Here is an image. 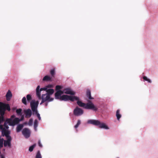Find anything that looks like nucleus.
<instances>
[{
	"instance_id": "obj_1",
	"label": "nucleus",
	"mask_w": 158,
	"mask_h": 158,
	"mask_svg": "<svg viewBox=\"0 0 158 158\" xmlns=\"http://www.w3.org/2000/svg\"><path fill=\"white\" fill-rule=\"evenodd\" d=\"M77 101V104L80 107H83L84 108L87 110H90L94 111H96L98 110V107L95 106L94 104L90 100H87L88 103H85L82 102L79 100V98L78 99L75 100Z\"/></svg>"
},
{
	"instance_id": "obj_2",
	"label": "nucleus",
	"mask_w": 158,
	"mask_h": 158,
	"mask_svg": "<svg viewBox=\"0 0 158 158\" xmlns=\"http://www.w3.org/2000/svg\"><path fill=\"white\" fill-rule=\"evenodd\" d=\"M88 123L95 126H99V127L101 128L109 129L108 127L105 123H101L100 121L98 120H89L88 121Z\"/></svg>"
},
{
	"instance_id": "obj_3",
	"label": "nucleus",
	"mask_w": 158,
	"mask_h": 158,
	"mask_svg": "<svg viewBox=\"0 0 158 158\" xmlns=\"http://www.w3.org/2000/svg\"><path fill=\"white\" fill-rule=\"evenodd\" d=\"M77 99H78V97L76 96L63 95L60 96V100L65 101L70 100L72 102H73L75 101V100Z\"/></svg>"
},
{
	"instance_id": "obj_4",
	"label": "nucleus",
	"mask_w": 158,
	"mask_h": 158,
	"mask_svg": "<svg viewBox=\"0 0 158 158\" xmlns=\"http://www.w3.org/2000/svg\"><path fill=\"white\" fill-rule=\"evenodd\" d=\"M41 99H42V101L40 103V105H41L43 103L46 102H49L52 101L53 99V98H50L49 95L46 94H42Z\"/></svg>"
},
{
	"instance_id": "obj_5",
	"label": "nucleus",
	"mask_w": 158,
	"mask_h": 158,
	"mask_svg": "<svg viewBox=\"0 0 158 158\" xmlns=\"http://www.w3.org/2000/svg\"><path fill=\"white\" fill-rule=\"evenodd\" d=\"M39 104L38 101L36 102L35 101L32 100L31 102L30 105L31 110L33 113L37 111V108Z\"/></svg>"
},
{
	"instance_id": "obj_6",
	"label": "nucleus",
	"mask_w": 158,
	"mask_h": 158,
	"mask_svg": "<svg viewBox=\"0 0 158 158\" xmlns=\"http://www.w3.org/2000/svg\"><path fill=\"white\" fill-rule=\"evenodd\" d=\"M7 122L9 125L14 126L19 123V118H15L13 120L11 119H7Z\"/></svg>"
},
{
	"instance_id": "obj_7",
	"label": "nucleus",
	"mask_w": 158,
	"mask_h": 158,
	"mask_svg": "<svg viewBox=\"0 0 158 158\" xmlns=\"http://www.w3.org/2000/svg\"><path fill=\"white\" fill-rule=\"evenodd\" d=\"M83 113V110L77 106L73 110V114L76 116H79L81 115Z\"/></svg>"
},
{
	"instance_id": "obj_8",
	"label": "nucleus",
	"mask_w": 158,
	"mask_h": 158,
	"mask_svg": "<svg viewBox=\"0 0 158 158\" xmlns=\"http://www.w3.org/2000/svg\"><path fill=\"white\" fill-rule=\"evenodd\" d=\"M40 85H38L36 89V94L39 100H40L41 98L40 92L43 90L46 91L47 90L46 88H41L40 89Z\"/></svg>"
},
{
	"instance_id": "obj_9",
	"label": "nucleus",
	"mask_w": 158,
	"mask_h": 158,
	"mask_svg": "<svg viewBox=\"0 0 158 158\" xmlns=\"http://www.w3.org/2000/svg\"><path fill=\"white\" fill-rule=\"evenodd\" d=\"M22 133L26 138H28L30 136L31 132L29 129L25 128L22 130Z\"/></svg>"
},
{
	"instance_id": "obj_10",
	"label": "nucleus",
	"mask_w": 158,
	"mask_h": 158,
	"mask_svg": "<svg viewBox=\"0 0 158 158\" xmlns=\"http://www.w3.org/2000/svg\"><path fill=\"white\" fill-rule=\"evenodd\" d=\"M6 108H3L1 110H0V123H1L2 122L4 121V115L5 113V111L6 109Z\"/></svg>"
},
{
	"instance_id": "obj_11",
	"label": "nucleus",
	"mask_w": 158,
	"mask_h": 158,
	"mask_svg": "<svg viewBox=\"0 0 158 158\" xmlns=\"http://www.w3.org/2000/svg\"><path fill=\"white\" fill-rule=\"evenodd\" d=\"M6 108V110L8 111L10 110V107L9 104H6L0 102V110L2 108Z\"/></svg>"
},
{
	"instance_id": "obj_12",
	"label": "nucleus",
	"mask_w": 158,
	"mask_h": 158,
	"mask_svg": "<svg viewBox=\"0 0 158 158\" xmlns=\"http://www.w3.org/2000/svg\"><path fill=\"white\" fill-rule=\"evenodd\" d=\"M63 93H64L66 94L74 95L75 93L72 91L71 89L69 88H67L64 89L63 90Z\"/></svg>"
},
{
	"instance_id": "obj_13",
	"label": "nucleus",
	"mask_w": 158,
	"mask_h": 158,
	"mask_svg": "<svg viewBox=\"0 0 158 158\" xmlns=\"http://www.w3.org/2000/svg\"><path fill=\"white\" fill-rule=\"evenodd\" d=\"M24 113L25 114V117L26 118H30L32 115V112L31 110L28 109L27 110H24Z\"/></svg>"
},
{
	"instance_id": "obj_14",
	"label": "nucleus",
	"mask_w": 158,
	"mask_h": 158,
	"mask_svg": "<svg viewBox=\"0 0 158 158\" xmlns=\"http://www.w3.org/2000/svg\"><path fill=\"white\" fill-rule=\"evenodd\" d=\"M63 94V91L61 90H58L55 93V98L57 99H60L61 95Z\"/></svg>"
},
{
	"instance_id": "obj_15",
	"label": "nucleus",
	"mask_w": 158,
	"mask_h": 158,
	"mask_svg": "<svg viewBox=\"0 0 158 158\" xmlns=\"http://www.w3.org/2000/svg\"><path fill=\"white\" fill-rule=\"evenodd\" d=\"M7 130L5 128L2 131V133L3 136L5 135L6 137H7V136L9 135L10 132Z\"/></svg>"
},
{
	"instance_id": "obj_16",
	"label": "nucleus",
	"mask_w": 158,
	"mask_h": 158,
	"mask_svg": "<svg viewBox=\"0 0 158 158\" xmlns=\"http://www.w3.org/2000/svg\"><path fill=\"white\" fill-rule=\"evenodd\" d=\"M12 96V94L10 90H9L7 93L6 95V100L7 101H9L10 99Z\"/></svg>"
},
{
	"instance_id": "obj_17",
	"label": "nucleus",
	"mask_w": 158,
	"mask_h": 158,
	"mask_svg": "<svg viewBox=\"0 0 158 158\" xmlns=\"http://www.w3.org/2000/svg\"><path fill=\"white\" fill-rule=\"evenodd\" d=\"M86 97L89 99V100L93 99L94 98L91 97V95L90 91L89 90H87L86 94Z\"/></svg>"
},
{
	"instance_id": "obj_18",
	"label": "nucleus",
	"mask_w": 158,
	"mask_h": 158,
	"mask_svg": "<svg viewBox=\"0 0 158 158\" xmlns=\"http://www.w3.org/2000/svg\"><path fill=\"white\" fill-rule=\"evenodd\" d=\"M3 144L4 147H6L8 146V147H11V142L6 140H4L3 142Z\"/></svg>"
},
{
	"instance_id": "obj_19",
	"label": "nucleus",
	"mask_w": 158,
	"mask_h": 158,
	"mask_svg": "<svg viewBox=\"0 0 158 158\" xmlns=\"http://www.w3.org/2000/svg\"><path fill=\"white\" fill-rule=\"evenodd\" d=\"M120 110L119 109H118L117 110L116 112V116L118 120H119L121 117V115L120 114Z\"/></svg>"
},
{
	"instance_id": "obj_20",
	"label": "nucleus",
	"mask_w": 158,
	"mask_h": 158,
	"mask_svg": "<svg viewBox=\"0 0 158 158\" xmlns=\"http://www.w3.org/2000/svg\"><path fill=\"white\" fill-rule=\"evenodd\" d=\"M23 127V125L22 124H20L18 125L16 128V131L18 132L20 131L22 129Z\"/></svg>"
},
{
	"instance_id": "obj_21",
	"label": "nucleus",
	"mask_w": 158,
	"mask_h": 158,
	"mask_svg": "<svg viewBox=\"0 0 158 158\" xmlns=\"http://www.w3.org/2000/svg\"><path fill=\"white\" fill-rule=\"evenodd\" d=\"M47 94H48L50 96V95L52 94L54 92V90L53 89H49L47 90Z\"/></svg>"
},
{
	"instance_id": "obj_22",
	"label": "nucleus",
	"mask_w": 158,
	"mask_h": 158,
	"mask_svg": "<svg viewBox=\"0 0 158 158\" xmlns=\"http://www.w3.org/2000/svg\"><path fill=\"white\" fill-rule=\"evenodd\" d=\"M38 122L37 119H35L34 122V130L36 131L37 130V127L38 126Z\"/></svg>"
},
{
	"instance_id": "obj_23",
	"label": "nucleus",
	"mask_w": 158,
	"mask_h": 158,
	"mask_svg": "<svg viewBox=\"0 0 158 158\" xmlns=\"http://www.w3.org/2000/svg\"><path fill=\"white\" fill-rule=\"evenodd\" d=\"M51 78L50 77L48 76H45L43 78V81H49L51 80Z\"/></svg>"
},
{
	"instance_id": "obj_24",
	"label": "nucleus",
	"mask_w": 158,
	"mask_h": 158,
	"mask_svg": "<svg viewBox=\"0 0 158 158\" xmlns=\"http://www.w3.org/2000/svg\"><path fill=\"white\" fill-rule=\"evenodd\" d=\"M35 158H42L40 151H38L35 156Z\"/></svg>"
},
{
	"instance_id": "obj_25",
	"label": "nucleus",
	"mask_w": 158,
	"mask_h": 158,
	"mask_svg": "<svg viewBox=\"0 0 158 158\" xmlns=\"http://www.w3.org/2000/svg\"><path fill=\"white\" fill-rule=\"evenodd\" d=\"M3 141L4 139L2 138H1V137L0 136V148L3 147Z\"/></svg>"
},
{
	"instance_id": "obj_26",
	"label": "nucleus",
	"mask_w": 158,
	"mask_h": 158,
	"mask_svg": "<svg viewBox=\"0 0 158 158\" xmlns=\"http://www.w3.org/2000/svg\"><path fill=\"white\" fill-rule=\"evenodd\" d=\"M22 110L21 109H19L16 110V112L18 115H21L22 114Z\"/></svg>"
},
{
	"instance_id": "obj_27",
	"label": "nucleus",
	"mask_w": 158,
	"mask_h": 158,
	"mask_svg": "<svg viewBox=\"0 0 158 158\" xmlns=\"http://www.w3.org/2000/svg\"><path fill=\"white\" fill-rule=\"evenodd\" d=\"M50 73L51 76L54 77L55 74V70L54 69L51 70L50 71Z\"/></svg>"
},
{
	"instance_id": "obj_28",
	"label": "nucleus",
	"mask_w": 158,
	"mask_h": 158,
	"mask_svg": "<svg viewBox=\"0 0 158 158\" xmlns=\"http://www.w3.org/2000/svg\"><path fill=\"white\" fill-rule=\"evenodd\" d=\"M36 145V144H35L30 146L29 148V151L30 152H32L34 148L35 147Z\"/></svg>"
},
{
	"instance_id": "obj_29",
	"label": "nucleus",
	"mask_w": 158,
	"mask_h": 158,
	"mask_svg": "<svg viewBox=\"0 0 158 158\" xmlns=\"http://www.w3.org/2000/svg\"><path fill=\"white\" fill-rule=\"evenodd\" d=\"M7 123H7V119H6V121H5V122L3 124V127H5L6 128V129H8L9 128V127L8 126V125H7Z\"/></svg>"
},
{
	"instance_id": "obj_30",
	"label": "nucleus",
	"mask_w": 158,
	"mask_h": 158,
	"mask_svg": "<svg viewBox=\"0 0 158 158\" xmlns=\"http://www.w3.org/2000/svg\"><path fill=\"white\" fill-rule=\"evenodd\" d=\"M27 98L28 102H30L32 99L31 96L30 94H27Z\"/></svg>"
},
{
	"instance_id": "obj_31",
	"label": "nucleus",
	"mask_w": 158,
	"mask_h": 158,
	"mask_svg": "<svg viewBox=\"0 0 158 158\" xmlns=\"http://www.w3.org/2000/svg\"><path fill=\"white\" fill-rule=\"evenodd\" d=\"M81 124V121L80 120H78L77 121V124L74 127L75 128H77Z\"/></svg>"
},
{
	"instance_id": "obj_32",
	"label": "nucleus",
	"mask_w": 158,
	"mask_h": 158,
	"mask_svg": "<svg viewBox=\"0 0 158 158\" xmlns=\"http://www.w3.org/2000/svg\"><path fill=\"white\" fill-rule=\"evenodd\" d=\"M22 102L25 105L27 104L26 102V98L25 97H23L22 99Z\"/></svg>"
},
{
	"instance_id": "obj_33",
	"label": "nucleus",
	"mask_w": 158,
	"mask_h": 158,
	"mask_svg": "<svg viewBox=\"0 0 158 158\" xmlns=\"http://www.w3.org/2000/svg\"><path fill=\"white\" fill-rule=\"evenodd\" d=\"M143 79L145 80L148 81V82L151 83V81L149 79H148L147 77L146 76H144L143 77Z\"/></svg>"
},
{
	"instance_id": "obj_34",
	"label": "nucleus",
	"mask_w": 158,
	"mask_h": 158,
	"mask_svg": "<svg viewBox=\"0 0 158 158\" xmlns=\"http://www.w3.org/2000/svg\"><path fill=\"white\" fill-rule=\"evenodd\" d=\"M34 113H35V114L36 115V116L38 118L39 120H41V117H40V114L38 113V111L35 112H34Z\"/></svg>"
},
{
	"instance_id": "obj_35",
	"label": "nucleus",
	"mask_w": 158,
	"mask_h": 158,
	"mask_svg": "<svg viewBox=\"0 0 158 158\" xmlns=\"http://www.w3.org/2000/svg\"><path fill=\"white\" fill-rule=\"evenodd\" d=\"M7 137H6L7 138V140H6L11 142V136L9 135L7 136Z\"/></svg>"
},
{
	"instance_id": "obj_36",
	"label": "nucleus",
	"mask_w": 158,
	"mask_h": 158,
	"mask_svg": "<svg viewBox=\"0 0 158 158\" xmlns=\"http://www.w3.org/2000/svg\"><path fill=\"white\" fill-rule=\"evenodd\" d=\"M61 88V87L59 85H57L56 87V90H59Z\"/></svg>"
},
{
	"instance_id": "obj_37",
	"label": "nucleus",
	"mask_w": 158,
	"mask_h": 158,
	"mask_svg": "<svg viewBox=\"0 0 158 158\" xmlns=\"http://www.w3.org/2000/svg\"><path fill=\"white\" fill-rule=\"evenodd\" d=\"M33 120L32 119H30L28 122V124L29 125H31L32 124Z\"/></svg>"
},
{
	"instance_id": "obj_38",
	"label": "nucleus",
	"mask_w": 158,
	"mask_h": 158,
	"mask_svg": "<svg viewBox=\"0 0 158 158\" xmlns=\"http://www.w3.org/2000/svg\"><path fill=\"white\" fill-rule=\"evenodd\" d=\"M38 145H39V146L41 148V147H42V144H41L40 141H39V142H38Z\"/></svg>"
},
{
	"instance_id": "obj_39",
	"label": "nucleus",
	"mask_w": 158,
	"mask_h": 158,
	"mask_svg": "<svg viewBox=\"0 0 158 158\" xmlns=\"http://www.w3.org/2000/svg\"><path fill=\"white\" fill-rule=\"evenodd\" d=\"M5 127H3V126L2 125L0 124V129H1L2 130Z\"/></svg>"
},
{
	"instance_id": "obj_40",
	"label": "nucleus",
	"mask_w": 158,
	"mask_h": 158,
	"mask_svg": "<svg viewBox=\"0 0 158 158\" xmlns=\"http://www.w3.org/2000/svg\"><path fill=\"white\" fill-rule=\"evenodd\" d=\"M15 117V115H13L11 116V118L9 119H13Z\"/></svg>"
},
{
	"instance_id": "obj_41",
	"label": "nucleus",
	"mask_w": 158,
	"mask_h": 158,
	"mask_svg": "<svg viewBox=\"0 0 158 158\" xmlns=\"http://www.w3.org/2000/svg\"><path fill=\"white\" fill-rule=\"evenodd\" d=\"M23 117H22L21 118V119H19V122H20V121H21L23 120Z\"/></svg>"
},
{
	"instance_id": "obj_42",
	"label": "nucleus",
	"mask_w": 158,
	"mask_h": 158,
	"mask_svg": "<svg viewBox=\"0 0 158 158\" xmlns=\"http://www.w3.org/2000/svg\"><path fill=\"white\" fill-rule=\"evenodd\" d=\"M0 156L1 157V158H5L4 156H3L2 155H0Z\"/></svg>"
},
{
	"instance_id": "obj_43",
	"label": "nucleus",
	"mask_w": 158,
	"mask_h": 158,
	"mask_svg": "<svg viewBox=\"0 0 158 158\" xmlns=\"http://www.w3.org/2000/svg\"><path fill=\"white\" fill-rule=\"evenodd\" d=\"M16 108L15 107H14V108H13L12 109V110H13V111H14L15 110Z\"/></svg>"
},
{
	"instance_id": "obj_44",
	"label": "nucleus",
	"mask_w": 158,
	"mask_h": 158,
	"mask_svg": "<svg viewBox=\"0 0 158 158\" xmlns=\"http://www.w3.org/2000/svg\"><path fill=\"white\" fill-rule=\"evenodd\" d=\"M48 105V103L47 102L45 103V105L46 106H47Z\"/></svg>"
}]
</instances>
